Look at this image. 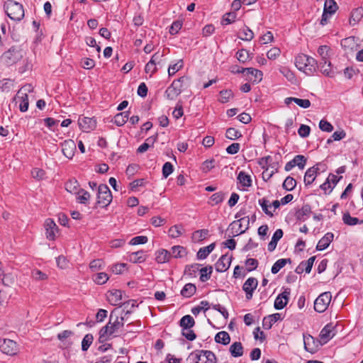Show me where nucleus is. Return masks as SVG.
<instances>
[{
	"label": "nucleus",
	"instance_id": "1",
	"mask_svg": "<svg viewBox=\"0 0 363 363\" xmlns=\"http://www.w3.org/2000/svg\"><path fill=\"white\" fill-rule=\"evenodd\" d=\"M116 309H113L109 316L108 323L99 330V342L104 343L110 339L111 336L124 326L125 318L120 317L116 314Z\"/></svg>",
	"mask_w": 363,
	"mask_h": 363
},
{
	"label": "nucleus",
	"instance_id": "2",
	"mask_svg": "<svg viewBox=\"0 0 363 363\" xmlns=\"http://www.w3.org/2000/svg\"><path fill=\"white\" fill-rule=\"evenodd\" d=\"M23 50L20 47L14 45L1 55L0 61L5 66L11 67L23 60Z\"/></svg>",
	"mask_w": 363,
	"mask_h": 363
},
{
	"label": "nucleus",
	"instance_id": "3",
	"mask_svg": "<svg viewBox=\"0 0 363 363\" xmlns=\"http://www.w3.org/2000/svg\"><path fill=\"white\" fill-rule=\"evenodd\" d=\"M188 363H217L216 354L210 350H195L186 359Z\"/></svg>",
	"mask_w": 363,
	"mask_h": 363
},
{
	"label": "nucleus",
	"instance_id": "4",
	"mask_svg": "<svg viewBox=\"0 0 363 363\" xmlns=\"http://www.w3.org/2000/svg\"><path fill=\"white\" fill-rule=\"evenodd\" d=\"M5 12L13 21H20L24 17V9L21 4L8 0L4 4Z\"/></svg>",
	"mask_w": 363,
	"mask_h": 363
},
{
	"label": "nucleus",
	"instance_id": "5",
	"mask_svg": "<svg viewBox=\"0 0 363 363\" xmlns=\"http://www.w3.org/2000/svg\"><path fill=\"white\" fill-rule=\"evenodd\" d=\"M189 77L183 76L173 81L165 91V96L169 100L175 99L182 92L184 84L189 82Z\"/></svg>",
	"mask_w": 363,
	"mask_h": 363
},
{
	"label": "nucleus",
	"instance_id": "6",
	"mask_svg": "<svg viewBox=\"0 0 363 363\" xmlns=\"http://www.w3.org/2000/svg\"><path fill=\"white\" fill-rule=\"evenodd\" d=\"M113 196L111 192L106 184H101L98 187L97 203L103 208L108 206Z\"/></svg>",
	"mask_w": 363,
	"mask_h": 363
},
{
	"label": "nucleus",
	"instance_id": "7",
	"mask_svg": "<svg viewBox=\"0 0 363 363\" xmlns=\"http://www.w3.org/2000/svg\"><path fill=\"white\" fill-rule=\"evenodd\" d=\"M332 296L330 292L322 293L314 301V310L318 313H323L328 308Z\"/></svg>",
	"mask_w": 363,
	"mask_h": 363
},
{
	"label": "nucleus",
	"instance_id": "8",
	"mask_svg": "<svg viewBox=\"0 0 363 363\" xmlns=\"http://www.w3.org/2000/svg\"><path fill=\"white\" fill-rule=\"evenodd\" d=\"M0 350L8 355H14L18 352V346L15 341L10 339L0 340Z\"/></svg>",
	"mask_w": 363,
	"mask_h": 363
},
{
	"label": "nucleus",
	"instance_id": "9",
	"mask_svg": "<svg viewBox=\"0 0 363 363\" xmlns=\"http://www.w3.org/2000/svg\"><path fill=\"white\" fill-rule=\"evenodd\" d=\"M291 289L286 288L284 291L279 294L274 301V308L277 310L283 309L288 303L290 296Z\"/></svg>",
	"mask_w": 363,
	"mask_h": 363
},
{
	"label": "nucleus",
	"instance_id": "10",
	"mask_svg": "<svg viewBox=\"0 0 363 363\" xmlns=\"http://www.w3.org/2000/svg\"><path fill=\"white\" fill-rule=\"evenodd\" d=\"M258 285V281L254 277L248 278L243 284L242 290L245 292L247 300H251L254 291Z\"/></svg>",
	"mask_w": 363,
	"mask_h": 363
},
{
	"label": "nucleus",
	"instance_id": "11",
	"mask_svg": "<svg viewBox=\"0 0 363 363\" xmlns=\"http://www.w3.org/2000/svg\"><path fill=\"white\" fill-rule=\"evenodd\" d=\"M233 256L228 254L222 255L215 264L216 270L218 272H224L230 267Z\"/></svg>",
	"mask_w": 363,
	"mask_h": 363
},
{
	"label": "nucleus",
	"instance_id": "12",
	"mask_svg": "<svg viewBox=\"0 0 363 363\" xmlns=\"http://www.w3.org/2000/svg\"><path fill=\"white\" fill-rule=\"evenodd\" d=\"M78 123L80 128L84 132H89L96 126V121L94 118L80 117Z\"/></svg>",
	"mask_w": 363,
	"mask_h": 363
},
{
	"label": "nucleus",
	"instance_id": "13",
	"mask_svg": "<svg viewBox=\"0 0 363 363\" xmlns=\"http://www.w3.org/2000/svg\"><path fill=\"white\" fill-rule=\"evenodd\" d=\"M319 164H317L306 170L303 179L306 186L311 185L315 181V178L319 174Z\"/></svg>",
	"mask_w": 363,
	"mask_h": 363
},
{
	"label": "nucleus",
	"instance_id": "14",
	"mask_svg": "<svg viewBox=\"0 0 363 363\" xmlns=\"http://www.w3.org/2000/svg\"><path fill=\"white\" fill-rule=\"evenodd\" d=\"M46 238L50 240L55 239V233L57 232L58 228L52 219L48 218L45 223Z\"/></svg>",
	"mask_w": 363,
	"mask_h": 363
},
{
	"label": "nucleus",
	"instance_id": "15",
	"mask_svg": "<svg viewBox=\"0 0 363 363\" xmlns=\"http://www.w3.org/2000/svg\"><path fill=\"white\" fill-rule=\"evenodd\" d=\"M76 150V145L72 140H65L62 143V151L63 155L68 159H72Z\"/></svg>",
	"mask_w": 363,
	"mask_h": 363
},
{
	"label": "nucleus",
	"instance_id": "16",
	"mask_svg": "<svg viewBox=\"0 0 363 363\" xmlns=\"http://www.w3.org/2000/svg\"><path fill=\"white\" fill-rule=\"evenodd\" d=\"M238 223H239V228H241L242 227V225H245V229L240 230V231L236 230L235 233H233V237L241 235V234L244 233L247 230L249 229L250 218H249V216H245V217L240 218L238 220H235V221H233V223H231L230 225V227H231L232 230L233 229L234 225L237 224Z\"/></svg>",
	"mask_w": 363,
	"mask_h": 363
},
{
	"label": "nucleus",
	"instance_id": "17",
	"mask_svg": "<svg viewBox=\"0 0 363 363\" xmlns=\"http://www.w3.org/2000/svg\"><path fill=\"white\" fill-rule=\"evenodd\" d=\"M334 235L333 233H327L325 235L318 241L316 245V250L318 251L323 250L328 247L330 242L333 241Z\"/></svg>",
	"mask_w": 363,
	"mask_h": 363
},
{
	"label": "nucleus",
	"instance_id": "18",
	"mask_svg": "<svg viewBox=\"0 0 363 363\" xmlns=\"http://www.w3.org/2000/svg\"><path fill=\"white\" fill-rule=\"evenodd\" d=\"M281 319L282 318L280 313H277L269 315L264 318L262 326L265 330H269L274 323Z\"/></svg>",
	"mask_w": 363,
	"mask_h": 363
},
{
	"label": "nucleus",
	"instance_id": "19",
	"mask_svg": "<svg viewBox=\"0 0 363 363\" xmlns=\"http://www.w3.org/2000/svg\"><path fill=\"white\" fill-rule=\"evenodd\" d=\"M123 294L124 292L121 290L118 289H113L110 291V296L108 298V300L110 302H111V304L113 306H119L121 307V305L122 303H120L121 300L123 298Z\"/></svg>",
	"mask_w": 363,
	"mask_h": 363
},
{
	"label": "nucleus",
	"instance_id": "20",
	"mask_svg": "<svg viewBox=\"0 0 363 363\" xmlns=\"http://www.w3.org/2000/svg\"><path fill=\"white\" fill-rule=\"evenodd\" d=\"M363 18V7H357L353 9L351 12L350 18V24L354 26L358 23Z\"/></svg>",
	"mask_w": 363,
	"mask_h": 363
},
{
	"label": "nucleus",
	"instance_id": "21",
	"mask_svg": "<svg viewBox=\"0 0 363 363\" xmlns=\"http://www.w3.org/2000/svg\"><path fill=\"white\" fill-rule=\"evenodd\" d=\"M311 213V207L309 204H304L301 209L296 211L295 216L296 220L304 221Z\"/></svg>",
	"mask_w": 363,
	"mask_h": 363
},
{
	"label": "nucleus",
	"instance_id": "22",
	"mask_svg": "<svg viewBox=\"0 0 363 363\" xmlns=\"http://www.w3.org/2000/svg\"><path fill=\"white\" fill-rule=\"evenodd\" d=\"M65 189L72 194H79V191H80V186L79 182L76 179H71L68 180L65 184Z\"/></svg>",
	"mask_w": 363,
	"mask_h": 363
},
{
	"label": "nucleus",
	"instance_id": "23",
	"mask_svg": "<svg viewBox=\"0 0 363 363\" xmlns=\"http://www.w3.org/2000/svg\"><path fill=\"white\" fill-rule=\"evenodd\" d=\"M333 327L331 324L326 325L320 333V338L324 342H327L330 339H331L335 334L333 333Z\"/></svg>",
	"mask_w": 363,
	"mask_h": 363
},
{
	"label": "nucleus",
	"instance_id": "24",
	"mask_svg": "<svg viewBox=\"0 0 363 363\" xmlns=\"http://www.w3.org/2000/svg\"><path fill=\"white\" fill-rule=\"evenodd\" d=\"M283 235H284V232L281 229H277L274 232V233L272 238V240L268 244L267 249L269 252H272L275 250L277 242L283 237Z\"/></svg>",
	"mask_w": 363,
	"mask_h": 363
},
{
	"label": "nucleus",
	"instance_id": "25",
	"mask_svg": "<svg viewBox=\"0 0 363 363\" xmlns=\"http://www.w3.org/2000/svg\"><path fill=\"white\" fill-rule=\"evenodd\" d=\"M308 57L309 56L303 53H301L296 57L295 65L298 70L303 72L304 69L306 67V63L308 62Z\"/></svg>",
	"mask_w": 363,
	"mask_h": 363
},
{
	"label": "nucleus",
	"instance_id": "26",
	"mask_svg": "<svg viewBox=\"0 0 363 363\" xmlns=\"http://www.w3.org/2000/svg\"><path fill=\"white\" fill-rule=\"evenodd\" d=\"M195 323L194 319L190 315L183 316L179 320V326L184 330L191 329Z\"/></svg>",
	"mask_w": 363,
	"mask_h": 363
},
{
	"label": "nucleus",
	"instance_id": "27",
	"mask_svg": "<svg viewBox=\"0 0 363 363\" xmlns=\"http://www.w3.org/2000/svg\"><path fill=\"white\" fill-rule=\"evenodd\" d=\"M231 355L234 357H239L243 354V347L240 342H233L229 349Z\"/></svg>",
	"mask_w": 363,
	"mask_h": 363
},
{
	"label": "nucleus",
	"instance_id": "28",
	"mask_svg": "<svg viewBox=\"0 0 363 363\" xmlns=\"http://www.w3.org/2000/svg\"><path fill=\"white\" fill-rule=\"evenodd\" d=\"M307 65L306 69H304L303 72L306 73L307 75H313L317 70L318 68V64L317 61L309 56Z\"/></svg>",
	"mask_w": 363,
	"mask_h": 363
},
{
	"label": "nucleus",
	"instance_id": "29",
	"mask_svg": "<svg viewBox=\"0 0 363 363\" xmlns=\"http://www.w3.org/2000/svg\"><path fill=\"white\" fill-rule=\"evenodd\" d=\"M171 257V253L169 251L162 249L156 252L155 260L157 262L162 264L169 262Z\"/></svg>",
	"mask_w": 363,
	"mask_h": 363
},
{
	"label": "nucleus",
	"instance_id": "30",
	"mask_svg": "<svg viewBox=\"0 0 363 363\" xmlns=\"http://www.w3.org/2000/svg\"><path fill=\"white\" fill-rule=\"evenodd\" d=\"M129 111L117 113L114 116V123L117 126H123L128 121L129 118Z\"/></svg>",
	"mask_w": 363,
	"mask_h": 363
},
{
	"label": "nucleus",
	"instance_id": "31",
	"mask_svg": "<svg viewBox=\"0 0 363 363\" xmlns=\"http://www.w3.org/2000/svg\"><path fill=\"white\" fill-rule=\"evenodd\" d=\"M215 246V243H211L206 247L200 248L196 255L197 259H206L208 257V255L213 250Z\"/></svg>",
	"mask_w": 363,
	"mask_h": 363
},
{
	"label": "nucleus",
	"instance_id": "32",
	"mask_svg": "<svg viewBox=\"0 0 363 363\" xmlns=\"http://www.w3.org/2000/svg\"><path fill=\"white\" fill-rule=\"evenodd\" d=\"M342 221L347 225H355L363 223V220H359L356 217H352L349 212L343 213Z\"/></svg>",
	"mask_w": 363,
	"mask_h": 363
},
{
	"label": "nucleus",
	"instance_id": "33",
	"mask_svg": "<svg viewBox=\"0 0 363 363\" xmlns=\"http://www.w3.org/2000/svg\"><path fill=\"white\" fill-rule=\"evenodd\" d=\"M196 286L194 284L188 283L181 290V295L186 298H190L196 293Z\"/></svg>",
	"mask_w": 363,
	"mask_h": 363
},
{
	"label": "nucleus",
	"instance_id": "34",
	"mask_svg": "<svg viewBox=\"0 0 363 363\" xmlns=\"http://www.w3.org/2000/svg\"><path fill=\"white\" fill-rule=\"evenodd\" d=\"M215 341L217 343H220L223 345H227L230 342V337L227 332L220 331L216 335Z\"/></svg>",
	"mask_w": 363,
	"mask_h": 363
},
{
	"label": "nucleus",
	"instance_id": "35",
	"mask_svg": "<svg viewBox=\"0 0 363 363\" xmlns=\"http://www.w3.org/2000/svg\"><path fill=\"white\" fill-rule=\"evenodd\" d=\"M238 180L244 187H250L252 186V179L250 175L243 171H241L238 176Z\"/></svg>",
	"mask_w": 363,
	"mask_h": 363
},
{
	"label": "nucleus",
	"instance_id": "36",
	"mask_svg": "<svg viewBox=\"0 0 363 363\" xmlns=\"http://www.w3.org/2000/svg\"><path fill=\"white\" fill-rule=\"evenodd\" d=\"M146 260V256L143 250L133 252L130 255V261L133 263H142Z\"/></svg>",
	"mask_w": 363,
	"mask_h": 363
},
{
	"label": "nucleus",
	"instance_id": "37",
	"mask_svg": "<svg viewBox=\"0 0 363 363\" xmlns=\"http://www.w3.org/2000/svg\"><path fill=\"white\" fill-rule=\"evenodd\" d=\"M337 9L338 6L334 0L325 1L323 9V11H325V13H328L329 15H332L335 13Z\"/></svg>",
	"mask_w": 363,
	"mask_h": 363
},
{
	"label": "nucleus",
	"instance_id": "38",
	"mask_svg": "<svg viewBox=\"0 0 363 363\" xmlns=\"http://www.w3.org/2000/svg\"><path fill=\"white\" fill-rule=\"evenodd\" d=\"M238 38L242 40L250 41L254 38V33L247 26H245L243 28L240 30Z\"/></svg>",
	"mask_w": 363,
	"mask_h": 363
},
{
	"label": "nucleus",
	"instance_id": "39",
	"mask_svg": "<svg viewBox=\"0 0 363 363\" xmlns=\"http://www.w3.org/2000/svg\"><path fill=\"white\" fill-rule=\"evenodd\" d=\"M208 235V230L207 229L198 230L193 233L192 240L195 242H199L205 240Z\"/></svg>",
	"mask_w": 363,
	"mask_h": 363
},
{
	"label": "nucleus",
	"instance_id": "40",
	"mask_svg": "<svg viewBox=\"0 0 363 363\" xmlns=\"http://www.w3.org/2000/svg\"><path fill=\"white\" fill-rule=\"evenodd\" d=\"M291 259H278L272 266L271 272L272 274H275L279 272L281 269H282L286 263H291Z\"/></svg>",
	"mask_w": 363,
	"mask_h": 363
},
{
	"label": "nucleus",
	"instance_id": "41",
	"mask_svg": "<svg viewBox=\"0 0 363 363\" xmlns=\"http://www.w3.org/2000/svg\"><path fill=\"white\" fill-rule=\"evenodd\" d=\"M330 50V48L328 45H321L318 49V53L321 57V61L320 62V65H322L323 63L327 64L328 62V52Z\"/></svg>",
	"mask_w": 363,
	"mask_h": 363
},
{
	"label": "nucleus",
	"instance_id": "42",
	"mask_svg": "<svg viewBox=\"0 0 363 363\" xmlns=\"http://www.w3.org/2000/svg\"><path fill=\"white\" fill-rule=\"evenodd\" d=\"M252 55L247 50L241 49L236 52V57L240 62L245 63L247 60L252 59Z\"/></svg>",
	"mask_w": 363,
	"mask_h": 363
},
{
	"label": "nucleus",
	"instance_id": "43",
	"mask_svg": "<svg viewBox=\"0 0 363 363\" xmlns=\"http://www.w3.org/2000/svg\"><path fill=\"white\" fill-rule=\"evenodd\" d=\"M187 252L186 248L180 245H175L172 247V257L174 258H182L186 255Z\"/></svg>",
	"mask_w": 363,
	"mask_h": 363
},
{
	"label": "nucleus",
	"instance_id": "44",
	"mask_svg": "<svg viewBox=\"0 0 363 363\" xmlns=\"http://www.w3.org/2000/svg\"><path fill=\"white\" fill-rule=\"evenodd\" d=\"M213 272V267L208 266L203 267L200 269V280L205 282L210 279L211 273Z\"/></svg>",
	"mask_w": 363,
	"mask_h": 363
},
{
	"label": "nucleus",
	"instance_id": "45",
	"mask_svg": "<svg viewBox=\"0 0 363 363\" xmlns=\"http://www.w3.org/2000/svg\"><path fill=\"white\" fill-rule=\"evenodd\" d=\"M245 72H247V74H251L252 76H254L255 79L253 82L258 83L262 81L263 76V73L262 71L252 67H249L246 68Z\"/></svg>",
	"mask_w": 363,
	"mask_h": 363
},
{
	"label": "nucleus",
	"instance_id": "46",
	"mask_svg": "<svg viewBox=\"0 0 363 363\" xmlns=\"http://www.w3.org/2000/svg\"><path fill=\"white\" fill-rule=\"evenodd\" d=\"M280 72L292 84H295L296 78L294 73L288 67H284L280 69Z\"/></svg>",
	"mask_w": 363,
	"mask_h": 363
},
{
	"label": "nucleus",
	"instance_id": "47",
	"mask_svg": "<svg viewBox=\"0 0 363 363\" xmlns=\"http://www.w3.org/2000/svg\"><path fill=\"white\" fill-rule=\"evenodd\" d=\"M292 160L295 167L297 166L300 169H303L305 168L307 162V159L305 156L302 155H297Z\"/></svg>",
	"mask_w": 363,
	"mask_h": 363
},
{
	"label": "nucleus",
	"instance_id": "48",
	"mask_svg": "<svg viewBox=\"0 0 363 363\" xmlns=\"http://www.w3.org/2000/svg\"><path fill=\"white\" fill-rule=\"evenodd\" d=\"M355 40L354 37H349L344 38L341 40V46L345 50H353L354 47L355 46Z\"/></svg>",
	"mask_w": 363,
	"mask_h": 363
},
{
	"label": "nucleus",
	"instance_id": "49",
	"mask_svg": "<svg viewBox=\"0 0 363 363\" xmlns=\"http://www.w3.org/2000/svg\"><path fill=\"white\" fill-rule=\"evenodd\" d=\"M200 264L195 263L191 265H186L184 269V274L195 277L197 272L199 270Z\"/></svg>",
	"mask_w": 363,
	"mask_h": 363
},
{
	"label": "nucleus",
	"instance_id": "50",
	"mask_svg": "<svg viewBox=\"0 0 363 363\" xmlns=\"http://www.w3.org/2000/svg\"><path fill=\"white\" fill-rule=\"evenodd\" d=\"M220 98L218 101L222 104H225L233 97L234 94L230 89H224L220 91Z\"/></svg>",
	"mask_w": 363,
	"mask_h": 363
},
{
	"label": "nucleus",
	"instance_id": "51",
	"mask_svg": "<svg viewBox=\"0 0 363 363\" xmlns=\"http://www.w3.org/2000/svg\"><path fill=\"white\" fill-rule=\"evenodd\" d=\"M183 228L181 225H175L169 229V235L172 238H177L182 235Z\"/></svg>",
	"mask_w": 363,
	"mask_h": 363
},
{
	"label": "nucleus",
	"instance_id": "52",
	"mask_svg": "<svg viewBox=\"0 0 363 363\" xmlns=\"http://www.w3.org/2000/svg\"><path fill=\"white\" fill-rule=\"evenodd\" d=\"M296 186V181L291 177H287L283 184V188L286 191H292Z\"/></svg>",
	"mask_w": 363,
	"mask_h": 363
},
{
	"label": "nucleus",
	"instance_id": "53",
	"mask_svg": "<svg viewBox=\"0 0 363 363\" xmlns=\"http://www.w3.org/2000/svg\"><path fill=\"white\" fill-rule=\"evenodd\" d=\"M184 63L182 60H179L174 65H170L168 67V74L169 77L173 76L176 72L183 67Z\"/></svg>",
	"mask_w": 363,
	"mask_h": 363
},
{
	"label": "nucleus",
	"instance_id": "54",
	"mask_svg": "<svg viewBox=\"0 0 363 363\" xmlns=\"http://www.w3.org/2000/svg\"><path fill=\"white\" fill-rule=\"evenodd\" d=\"M225 136L230 140H236L242 137V134L237 129L229 128L226 130Z\"/></svg>",
	"mask_w": 363,
	"mask_h": 363
},
{
	"label": "nucleus",
	"instance_id": "55",
	"mask_svg": "<svg viewBox=\"0 0 363 363\" xmlns=\"http://www.w3.org/2000/svg\"><path fill=\"white\" fill-rule=\"evenodd\" d=\"M78 195L79 196L77 197V201L83 204L87 203L90 199V194L83 189H80Z\"/></svg>",
	"mask_w": 363,
	"mask_h": 363
},
{
	"label": "nucleus",
	"instance_id": "56",
	"mask_svg": "<svg viewBox=\"0 0 363 363\" xmlns=\"http://www.w3.org/2000/svg\"><path fill=\"white\" fill-rule=\"evenodd\" d=\"M94 340V337L91 334H86L82 342V350L83 351H86L90 345L92 344Z\"/></svg>",
	"mask_w": 363,
	"mask_h": 363
},
{
	"label": "nucleus",
	"instance_id": "57",
	"mask_svg": "<svg viewBox=\"0 0 363 363\" xmlns=\"http://www.w3.org/2000/svg\"><path fill=\"white\" fill-rule=\"evenodd\" d=\"M108 280V274L105 272L97 273L94 278V282L99 285L105 284Z\"/></svg>",
	"mask_w": 363,
	"mask_h": 363
},
{
	"label": "nucleus",
	"instance_id": "58",
	"mask_svg": "<svg viewBox=\"0 0 363 363\" xmlns=\"http://www.w3.org/2000/svg\"><path fill=\"white\" fill-rule=\"evenodd\" d=\"M258 203L261 206L262 211L265 214L270 217L273 216V213L269 210V201L266 198L259 199Z\"/></svg>",
	"mask_w": 363,
	"mask_h": 363
},
{
	"label": "nucleus",
	"instance_id": "59",
	"mask_svg": "<svg viewBox=\"0 0 363 363\" xmlns=\"http://www.w3.org/2000/svg\"><path fill=\"white\" fill-rule=\"evenodd\" d=\"M328 66L327 67H325V65L326 64H324L323 63L322 65H320V70H321V72L327 76V77H333L335 76V73L331 69L330 67H331V63L330 61L328 60Z\"/></svg>",
	"mask_w": 363,
	"mask_h": 363
},
{
	"label": "nucleus",
	"instance_id": "60",
	"mask_svg": "<svg viewBox=\"0 0 363 363\" xmlns=\"http://www.w3.org/2000/svg\"><path fill=\"white\" fill-rule=\"evenodd\" d=\"M174 171V167L169 162H167L162 167V176L164 178H167Z\"/></svg>",
	"mask_w": 363,
	"mask_h": 363
},
{
	"label": "nucleus",
	"instance_id": "61",
	"mask_svg": "<svg viewBox=\"0 0 363 363\" xmlns=\"http://www.w3.org/2000/svg\"><path fill=\"white\" fill-rule=\"evenodd\" d=\"M235 18L236 14L235 13H227L223 16L221 23L223 25L230 24L235 21Z\"/></svg>",
	"mask_w": 363,
	"mask_h": 363
},
{
	"label": "nucleus",
	"instance_id": "62",
	"mask_svg": "<svg viewBox=\"0 0 363 363\" xmlns=\"http://www.w3.org/2000/svg\"><path fill=\"white\" fill-rule=\"evenodd\" d=\"M148 238L147 236L140 235L132 238L129 242L131 245H136L140 244H145L147 242Z\"/></svg>",
	"mask_w": 363,
	"mask_h": 363
},
{
	"label": "nucleus",
	"instance_id": "63",
	"mask_svg": "<svg viewBox=\"0 0 363 363\" xmlns=\"http://www.w3.org/2000/svg\"><path fill=\"white\" fill-rule=\"evenodd\" d=\"M164 57V54L160 53L159 52H155L151 57L150 62H152V64H155L156 65H159L160 67L162 66V60Z\"/></svg>",
	"mask_w": 363,
	"mask_h": 363
},
{
	"label": "nucleus",
	"instance_id": "64",
	"mask_svg": "<svg viewBox=\"0 0 363 363\" xmlns=\"http://www.w3.org/2000/svg\"><path fill=\"white\" fill-rule=\"evenodd\" d=\"M225 194L222 191L216 192L211 196V200L213 202V205H217L224 200Z\"/></svg>",
	"mask_w": 363,
	"mask_h": 363
}]
</instances>
